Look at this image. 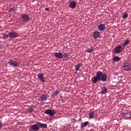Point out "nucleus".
Listing matches in <instances>:
<instances>
[{"instance_id": "nucleus-1", "label": "nucleus", "mask_w": 131, "mask_h": 131, "mask_svg": "<svg viewBox=\"0 0 131 131\" xmlns=\"http://www.w3.org/2000/svg\"><path fill=\"white\" fill-rule=\"evenodd\" d=\"M98 80H99V81H106L107 80V75L106 73L98 71L96 73V76L92 78L91 81L92 83H96Z\"/></svg>"}, {"instance_id": "nucleus-2", "label": "nucleus", "mask_w": 131, "mask_h": 131, "mask_svg": "<svg viewBox=\"0 0 131 131\" xmlns=\"http://www.w3.org/2000/svg\"><path fill=\"white\" fill-rule=\"evenodd\" d=\"M20 19H21L23 22L25 23H27V22H29V20H30V17L27 14L23 13L21 14Z\"/></svg>"}, {"instance_id": "nucleus-3", "label": "nucleus", "mask_w": 131, "mask_h": 131, "mask_svg": "<svg viewBox=\"0 0 131 131\" xmlns=\"http://www.w3.org/2000/svg\"><path fill=\"white\" fill-rule=\"evenodd\" d=\"M45 114H47L48 115H50V116H54L57 112L54 110L48 109L46 110L45 112Z\"/></svg>"}, {"instance_id": "nucleus-4", "label": "nucleus", "mask_w": 131, "mask_h": 131, "mask_svg": "<svg viewBox=\"0 0 131 131\" xmlns=\"http://www.w3.org/2000/svg\"><path fill=\"white\" fill-rule=\"evenodd\" d=\"M123 70L124 71H129L131 70V66L127 62H124L123 64Z\"/></svg>"}, {"instance_id": "nucleus-5", "label": "nucleus", "mask_w": 131, "mask_h": 131, "mask_svg": "<svg viewBox=\"0 0 131 131\" xmlns=\"http://www.w3.org/2000/svg\"><path fill=\"white\" fill-rule=\"evenodd\" d=\"M8 64L10 66H12V67H19V63L16 61L11 60L8 61Z\"/></svg>"}, {"instance_id": "nucleus-6", "label": "nucleus", "mask_w": 131, "mask_h": 131, "mask_svg": "<svg viewBox=\"0 0 131 131\" xmlns=\"http://www.w3.org/2000/svg\"><path fill=\"white\" fill-rule=\"evenodd\" d=\"M30 127V129H29V130H31V131L39 130V127L38 124L37 123V124H34L33 125H31Z\"/></svg>"}, {"instance_id": "nucleus-7", "label": "nucleus", "mask_w": 131, "mask_h": 131, "mask_svg": "<svg viewBox=\"0 0 131 131\" xmlns=\"http://www.w3.org/2000/svg\"><path fill=\"white\" fill-rule=\"evenodd\" d=\"M114 52L116 54H119V53H121L122 52V47H121L120 45H118L115 48Z\"/></svg>"}, {"instance_id": "nucleus-8", "label": "nucleus", "mask_w": 131, "mask_h": 131, "mask_svg": "<svg viewBox=\"0 0 131 131\" xmlns=\"http://www.w3.org/2000/svg\"><path fill=\"white\" fill-rule=\"evenodd\" d=\"M62 59H63V61H67V60H69L70 57H69V54L67 53H64L63 54H62Z\"/></svg>"}, {"instance_id": "nucleus-9", "label": "nucleus", "mask_w": 131, "mask_h": 131, "mask_svg": "<svg viewBox=\"0 0 131 131\" xmlns=\"http://www.w3.org/2000/svg\"><path fill=\"white\" fill-rule=\"evenodd\" d=\"M9 36L11 38H16L18 36V34L16 32H11L9 34Z\"/></svg>"}, {"instance_id": "nucleus-10", "label": "nucleus", "mask_w": 131, "mask_h": 131, "mask_svg": "<svg viewBox=\"0 0 131 131\" xmlns=\"http://www.w3.org/2000/svg\"><path fill=\"white\" fill-rule=\"evenodd\" d=\"M105 28H106V26H105V24H100L98 26V29L100 31H103L105 30Z\"/></svg>"}, {"instance_id": "nucleus-11", "label": "nucleus", "mask_w": 131, "mask_h": 131, "mask_svg": "<svg viewBox=\"0 0 131 131\" xmlns=\"http://www.w3.org/2000/svg\"><path fill=\"white\" fill-rule=\"evenodd\" d=\"M100 35H101L100 32L96 31L93 34V37L94 38H98V37H100Z\"/></svg>"}, {"instance_id": "nucleus-12", "label": "nucleus", "mask_w": 131, "mask_h": 131, "mask_svg": "<svg viewBox=\"0 0 131 131\" xmlns=\"http://www.w3.org/2000/svg\"><path fill=\"white\" fill-rule=\"evenodd\" d=\"M54 56L55 57V58L62 59V53L61 52H55L54 53Z\"/></svg>"}, {"instance_id": "nucleus-13", "label": "nucleus", "mask_w": 131, "mask_h": 131, "mask_svg": "<svg viewBox=\"0 0 131 131\" xmlns=\"http://www.w3.org/2000/svg\"><path fill=\"white\" fill-rule=\"evenodd\" d=\"M37 124H38L39 127H43V128H47L48 127V124H47L37 122Z\"/></svg>"}, {"instance_id": "nucleus-14", "label": "nucleus", "mask_w": 131, "mask_h": 131, "mask_svg": "<svg viewBox=\"0 0 131 131\" xmlns=\"http://www.w3.org/2000/svg\"><path fill=\"white\" fill-rule=\"evenodd\" d=\"M38 78L42 82H45V78L43 77V74H39L38 75Z\"/></svg>"}, {"instance_id": "nucleus-15", "label": "nucleus", "mask_w": 131, "mask_h": 131, "mask_svg": "<svg viewBox=\"0 0 131 131\" xmlns=\"http://www.w3.org/2000/svg\"><path fill=\"white\" fill-rule=\"evenodd\" d=\"M40 99L41 102H42V101H47V100H48V96L46 95H42L40 97Z\"/></svg>"}, {"instance_id": "nucleus-16", "label": "nucleus", "mask_w": 131, "mask_h": 131, "mask_svg": "<svg viewBox=\"0 0 131 131\" xmlns=\"http://www.w3.org/2000/svg\"><path fill=\"white\" fill-rule=\"evenodd\" d=\"M108 92V89L106 86L101 88V94H104Z\"/></svg>"}, {"instance_id": "nucleus-17", "label": "nucleus", "mask_w": 131, "mask_h": 131, "mask_svg": "<svg viewBox=\"0 0 131 131\" xmlns=\"http://www.w3.org/2000/svg\"><path fill=\"white\" fill-rule=\"evenodd\" d=\"M76 6V3L74 1H72V2L70 3V7L72 9L75 8V7Z\"/></svg>"}, {"instance_id": "nucleus-18", "label": "nucleus", "mask_w": 131, "mask_h": 131, "mask_svg": "<svg viewBox=\"0 0 131 131\" xmlns=\"http://www.w3.org/2000/svg\"><path fill=\"white\" fill-rule=\"evenodd\" d=\"M113 61H114V62H119L120 58L118 56H115L113 58Z\"/></svg>"}, {"instance_id": "nucleus-19", "label": "nucleus", "mask_w": 131, "mask_h": 131, "mask_svg": "<svg viewBox=\"0 0 131 131\" xmlns=\"http://www.w3.org/2000/svg\"><path fill=\"white\" fill-rule=\"evenodd\" d=\"M89 124V122H84V123H82L81 125V128H83V127H85Z\"/></svg>"}, {"instance_id": "nucleus-20", "label": "nucleus", "mask_w": 131, "mask_h": 131, "mask_svg": "<svg viewBox=\"0 0 131 131\" xmlns=\"http://www.w3.org/2000/svg\"><path fill=\"white\" fill-rule=\"evenodd\" d=\"M80 67H81V64H80V63H79V64H77V65H76L75 66L76 71H78V70H79V68H80Z\"/></svg>"}, {"instance_id": "nucleus-21", "label": "nucleus", "mask_w": 131, "mask_h": 131, "mask_svg": "<svg viewBox=\"0 0 131 131\" xmlns=\"http://www.w3.org/2000/svg\"><path fill=\"white\" fill-rule=\"evenodd\" d=\"M95 114V112H91L89 113V119H92L94 118V115Z\"/></svg>"}, {"instance_id": "nucleus-22", "label": "nucleus", "mask_w": 131, "mask_h": 131, "mask_svg": "<svg viewBox=\"0 0 131 131\" xmlns=\"http://www.w3.org/2000/svg\"><path fill=\"white\" fill-rule=\"evenodd\" d=\"M128 43H129V40H128V39L125 40L123 43L124 47H125V46L128 45Z\"/></svg>"}, {"instance_id": "nucleus-23", "label": "nucleus", "mask_w": 131, "mask_h": 131, "mask_svg": "<svg viewBox=\"0 0 131 131\" xmlns=\"http://www.w3.org/2000/svg\"><path fill=\"white\" fill-rule=\"evenodd\" d=\"M95 48L94 47H92L91 48H89L87 50L88 53H92L94 52V50Z\"/></svg>"}, {"instance_id": "nucleus-24", "label": "nucleus", "mask_w": 131, "mask_h": 131, "mask_svg": "<svg viewBox=\"0 0 131 131\" xmlns=\"http://www.w3.org/2000/svg\"><path fill=\"white\" fill-rule=\"evenodd\" d=\"M58 94H59V91L57 90H56L52 94V97H56V96H57V95H58Z\"/></svg>"}, {"instance_id": "nucleus-25", "label": "nucleus", "mask_w": 131, "mask_h": 131, "mask_svg": "<svg viewBox=\"0 0 131 131\" xmlns=\"http://www.w3.org/2000/svg\"><path fill=\"white\" fill-rule=\"evenodd\" d=\"M127 16H128L127 13L124 12L122 15L123 19H125V18H127Z\"/></svg>"}, {"instance_id": "nucleus-26", "label": "nucleus", "mask_w": 131, "mask_h": 131, "mask_svg": "<svg viewBox=\"0 0 131 131\" xmlns=\"http://www.w3.org/2000/svg\"><path fill=\"white\" fill-rule=\"evenodd\" d=\"M9 35L8 34H4L3 35V39H6V38H8V37H9Z\"/></svg>"}, {"instance_id": "nucleus-27", "label": "nucleus", "mask_w": 131, "mask_h": 131, "mask_svg": "<svg viewBox=\"0 0 131 131\" xmlns=\"http://www.w3.org/2000/svg\"><path fill=\"white\" fill-rule=\"evenodd\" d=\"M129 113H130L128 112V111H125V113L124 114L125 116H127L128 115H129Z\"/></svg>"}, {"instance_id": "nucleus-28", "label": "nucleus", "mask_w": 131, "mask_h": 131, "mask_svg": "<svg viewBox=\"0 0 131 131\" xmlns=\"http://www.w3.org/2000/svg\"><path fill=\"white\" fill-rule=\"evenodd\" d=\"M32 111H33V108L32 107H30L29 110V113H31V112H32Z\"/></svg>"}, {"instance_id": "nucleus-29", "label": "nucleus", "mask_w": 131, "mask_h": 131, "mask_svg": "<svg viewBox=\"0 0 131 131\" xmlns=\"http://www.w3.org/2000/svg\"><path fill=\"white\" fill-rule=\"evenodd\" d=\"M3 128V125H2V122L0 121V130Z\"/></svg>"}, {"instance_id": "nucleus-30", "label": "nucleus", "mask_w": 131, "mask_h": 131, "mask_svg": "<svg viewBox=\"0 0 131 131\" xmlns=\"http://www.w3.org/2000/svg\"><path fill=\"white\" fill-rule=\"evenodd\" d=\"M129 117L126 116V117H126V118H131V112L129 113Z\"/></svg>"}, {"instance_id": "nucleus-31", "label": "nucleus", "mask_w": 131, "mask_h": 131, "mask_svg": "<svg viewBox=\"0 0 131 131\" xmlns=\"http://www.w3.org/2000/svg\"><path fill=\"white\" fill-rule=\"evenodd\" d=\"M45 11H50V9H49V8H46Z\"/></svg>"}, {"instance_id": "nucleus-32", "label": "nucleus", "mask_w": 131, "mask_h": 131, "mask_svg": "<svg viewBox=\"0 0 131 131\" xmlns=\"http://www.w3.org/2000/svg\"><path fill=\"white\" fill-rule=\"evenodd\" d=\"M79 1H81V0H79Z\"/></svg>"}]
</instances>
